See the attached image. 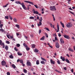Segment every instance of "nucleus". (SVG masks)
Here are the masks:
<instances>
[{
  "mask_svg": "<svg viewBox=\"0 0 75 75\" xmlns=\"http://www.w3.org/2000/svg\"><path fill=\"white\" fill-rule=\"evenodd\" d=\"M15 3L16 4H21V6H22V7H23V9L24 10H27V8L25 6V5H24V3L22 2L21 4V3L20 1H15Z\"/></svg>",
  "mask_w": 75,
  "mask_h": 75,
  "instance_id": "nucleus-1",
  "label": "nucleus"
},
{
  "mask_svg": "<svg viewBox=\"0 0 75 75\" xmlns=\"http://www.w3.org/2000/svg\"><path fill=\"white\" fill-rule=\"evenodd\" d=\"M40 19H39L40 22H39V23H38V26H40V25H42V17H40Z\"/></svg>",
  "mask_w": 75,
  "mask_h": 75,
  "instance_id": "nucleus-2",
  "label": "nucleus"
},
{
  "mask_svg": "<svg viewBox=\"0 0 75 75\" xmlns=\"http://www.w3.org/2000/svg\"><path fill=\"white\" fill-rule=\"evenodd\" d=\"M66 27L68 28H70L72 27V24L71 23L69 22L68 23V24L66 25Z\"/></svg>",
  "mask_w": 75,
  "mask_h": 75,
  "instance_id": "nucleus-3",
  "label": "nucleus"
},
{
  "mask_svg": "<svg viewBox=\"0 0 75 75\" xmlns=\"http://www.w3.org/2000/svg\"><path fill=\"white\" fill-rule=\"evenodd\" d=\"M50 10L52 11H54V10H56V8H55V6H50Z\"/></svg>",
  "mask_w": 75,
  "mask_h": 75,
  "instance_id": "nucleus-4",
  "label": "nucleus"
},
{
  "mask_svg": "<svg viewBox=\"0 0 75 75\" xmlns=\"http://www.w3.org/2000/svg\"><path fill=\"white\" fill-rule=\"evenodd\" d=\"M0 45L3 46V48H4V47H5V45H4V42H2V40H0Z\"/></svg>",
  "mask_w": 75,
  "mask_h": 75,
  "instance_id": "nucleus-5",
  "label": "nucleus"
},
{
  "mask_svg": "<svg viewBox=\"0 0 75 75\" xmlns=\"http://www.w3.org/2000/svg\"><path fill=\"white\" fill-rule=\"evenodd\" d=\"M1 64L2 66H5L6 65V62L4 61H3L1 62Z\"/></svg>",
  "mask_w": 75,
  "mask_h": 75,
  "instance_id": "nucleus-6",
  "label": "nucleus"
},
{
  "mask_svg": "<svg viewBox=\"0 0 75 75\" xmlns=\"http://www.w3.org/2000/svg\"><path fill=\"white\" fill-rule=\"evenodd\" d=\"M63 36L64 38H66L67 39H69V38H70L69 36L68 35H63Z\"/></svg>",
  "mask_w": 75,
  "mask_h": 75,
  "instance_id": "nucleus-7",
  "label": "nucleus"
},
{
  "mask_svg": "<svg viewBox=\"0 0 75 75\" xmlns=\"http://www.w3.org/2000/svg\"><path fill=\"white\" fill-rule=\"evenodd\" d=\"M33 13L34 14H38V12L37 11H35L34 10V9H33Z\"/></svg>",
  "mask_w": 75,
  "mask_h": 75,
  "instance_id": "nucleus-8",
  "label": "nucleus"
},
{
  "mask_svg": "<svg viewBox=\"0 0 75 75\" xmlns=\"http://www.w3.org/2000/svg\"><path fill=\"white\" fill-rule=\"evenodd\" d=\"M57 30L56 32H59V25H58V24L57 25Z\"/></svg>",
  "mask_w": 75,
  "mask_h": 75,
  "instance_id": "nucleus-9",
  "label": "nucleus"
},
{
  "mask_svg": "<svg viewBox=\"0 0 75 75\" xmlns=\"http://www.w3.org/2000/svg\"><path fill=\"white\" fill-rule=\"evenodd\" d=\"M60 59H62L63 61H65V57H62V56H61Z\"/></svg>",
  "mask_w": 75,
  "mask_h": 75,
  "instance_id": "nucleus-10",
  "label": "nucleus"
},
{
  "mask_svg": "<svg viewBox=\"0 0 75 75\" xmlns=\"http://www.w3.org/2000/svg\"><path fill=\"white\" fill-rule=\"evenodd\" d=\"M60 41L61 44H64V41L62 38H61L60 39Z\"/></svg>",
  "mask_w": 75,
  "mask_h": 75,
  "instance_id": "nucleus-11",
  "label": "nucleus"
},
{
  "mask_svg": "<svg viewBox=\"0 0 75 75\" xmlns=\"http://www.w3.org/2000/svg\"><path fill=\"white\" fill-rule=\"evenodd\" d=\"M26 64L27 66H31V62H27Z\"/></svg>",
  "mask_w": 75,
  "mask_h": 75,
  "instance_id": "nucleus-12",
  "label": "nucleus"
},
{
  "mask_svg": "<svg viewBox=\"0 0 75 75\" xmlns=\"http://www.w3.org/2000/svg\"><path fill=\"white\" fill-rule=\"evenodd\" d=\"M56 48H58L59 47V45L58 43H56Z\"/></svg>",
  "mask_w": 75,
  "mask_h": 75,
  "instance_id": "nucleus-13",
  "label": "nucleus"
},
{
  "mask_svg": "<svg viewBox=\"0 0 75 75\" xmlns=\"http://www.w3.org/2000/svg\"><path fill=\"white\" fill-rule=\"evenodd\" d=\"M50 62L51 64H55V62L51 59H50Z\"/></svg>",
  "mask_w": 75,
  "mask_h": 75,
  "instance_id": "nucleus-14",
  "label": "nucleus"
},
{
  "mask_svg": "<svg viewBox=\"0 0 75 75\" xmlns=\"http://www.w3.org/2000/svg\"><path fill=\"white\" fill-rule=\"evenodd\" d=\"M44 40H45V36H43L40 39V40H42V41Z\"/></svg>",
  "mask_w": 75,
  "mask_h": 75,
  "instance_id": "nucleus-15",
  "label": "nucleus"
},
{
  "mask_svg": "<svg viewBox=\"0 0 75 75\" xmlns=\"http://www.w3.org/2000/svg\"><path fill=\"white\" fill-rule=\"evenodd\" d=\"M60 24L62 26V27L63 28H64L65 26H64V23H62V22H60Z\"/></svg>",
  "mask_w": 75,
  "mask_h": 75,
  "instance_id": "nucleus-16",
  "label": "nucleus"
},
{
  "mask_svg": "<svg viewBox=\"0 0 75 75\" xmlns=\"http://www.w3.org/2000/svg\"><path fill=\"white\" fill-rule=\"evenodd\" d=\"M36 64L37 65H39L40 64V61L38 60L36 61Z\"/></svg>",
  "mask_w": 75,
  "mask_h": 75,
  "instance_id": "nucleus-17",
  "label": "nucleus"
},
{
  "mask_svg": "<svg viewBox=\"0 0 75 75\" xmlns=\"http://www.w3.org/2000/svg\"><path fill=\"white\" fill-rule=\"evenodd\" d=\"M65 61H66V62H67V63H68L69 64V63H70V62H69V60H68L67 59H66V60H65Z\"/></svg>",
  "mask_w": 75,
  "mask_h": 75,
  "instance_id": "nucleus-18",
  "label": "nucleus"
},
{
  "mask_svg": "<svg viewBox=\"0 0 75 75\" xmlns=\"http://www.w3.org/2000/svg\"><path fill=\"white\" fill-rule=\"evenodd\" d=\"M9 57L10 58H11V59H13V58H14V57H13V55L12 54L10 55Z\"/></svg>",
  "mask_w": 75,
  "mask_h": 75,
  "instance_id": "nucleus-19",
  "label": "nucleus"
},
{
  "mask_svg": "<svg viewBox=\"0 0 75 75\" xmlns=\"http://www.w3.org/2000/svg\"><path fill=\"white\" fill-rule=\"evenodd\" d=\"M5 49L6 50H8V47L7 46H6L5 47Z\"/></svg>",
  "mask_w": 75,
  "mask_h": 75,
  "instance_id": "nucleus-20",
  "label": "nucleus"
},
{
  "mask_svg": "<svg viewBox=\"0 0 75 75\" xmlns=\"http://www.w3.org/2000/svg\"><path fill=\"white\" fill-rule=\"evenodd\" d=\"M11 66H12V67H13V68L15 69V68H16V66H15L14 65V64H12L11 65Z\"/></svg>",
  "mask_w": 75,
  "mask_h": 75,
  "instance_id": "nucleus-21",
  "label": "nucleus"
},
{
  "mask_svg": "<svg viewBox=\"0 0 75 75\" xmlns=\"http://www.w3.org/2000/svg\"><path fill=\"white\" fill-rule=\"evenodd\" d=\"M38 50L37 49H35L34 50V52H38Z\"/></svg>",
  "mask_w": 75,
  "mask_h": 75,
  "instance_id": "nucleus-22",
  "label": "nucleus"
},
{
  "mask_svg": "<svg viewBox=\"0 0 75 75\" xmlns=\"http://www.w3.org/2000/svg\"><path fill=\"white\" fill-rule=\"evenodd\" d=\"M17 54L18 55H19V56H21L22 55V54L20 53L19 52H17Z\"/></svg>",
  "mask_w": 75,
  "mask_h": 75,
  "instance_id": "nucleus-23",
  "label": "nucleus"
},
{
  "mask_svg": "<svg viewBox=\"0 0 75 75\" xmlns=\"http://www.w3.org/2000/svg\"><path fill=\"white\" fill-rule=\"evenodd\" d=\"M41 59H42V61H45L46 62V60H45V59H44L42 57H41Z\"/></svg>",
  "mask_w": 75,
  "mask_h": 75,
  "instance_id": "nucleus-24",
  "label": "nucleus"
},
{
  "mask_svg": "<svg viewBox=\"0 0 75 75\" xmlns=\"http://www.w3.org/2000/svg\"><path fill=\"white\" fill-rule=\"evenodd\" d=\"M0 31H1L2 33L4 32V30L3 28H1L0 29Z\"/></svg>",
  "mask_w": 75,
  "mask_h": 75,
  "instance_id": "nucleus-25",
  "label": "nucleus"
},
{
  "mask_svg": "<svg viewBox=\"0 0 75 75\" xmlns=\"http://www.w3.org/2000/svg\"><path fill=\"white\" fill-rule=\"evenodd\" d=\"M15 26L16 27H17L18 28H20V25L18 24H16V25Z\"/></svg>",
  "mask_w": 75,
  "mask_h": 75,
  "instance_id": "nucleus-26",
  "label": "nucleus"
},
{
  "mask_svg": "<svg viewBox=\"0 0 75 75\" xmlns=\"http://www.w3.org/2000/svg\"><path fill=\"white\" fill-rule=\"evenodd\" d=\"M52 16L53 17V21H55V17H54V14H52Z\"/></svg>",
  "mask_w": 75,
  "mask_h": 75,
  "instance_id": "nucleus-27",
  "label": "nucleus"
},
{
  "mask_svg": "<svg viewBox=\"0 0 75 75\" xmlns=\"http://www.w3.org/2000/svg\"><path fill=\"white\" fill-rule=\"evenodd\" d=\"M13 21H15L16 23L17 21V19L16 18H13Z\"/></svg>",
  "mask_w": 75,
  "mask_h": 75,
  "instance_id": "nucleus-28",
  "label": "nucleus"
},
{
  "mask_svg": "<svg viewBox=\"0 0 75 75\" xmlns=\"http://www.w3.org/2000/svg\"><path fill=\"white\" fill-rule=\"evenodd\" d=\"M69 50L70 51H71V52H73V51H74V50H73L71 49V48H69Z\"/></svg>",
  "mask_w": 75,
  "mask_h": 75,
  "instance_id": "nucleus-29",
  "label": "nucleus"
},
{
  "mask_svg": "<svg viewBox=\"0 0 75 75\" xmlns=\"http://www.w3.org/2000/svg\"><path fill=\"white\" fill-rule=\"evenodd\" d=\"M40 62H41V64H45V62H44V61H41Z\"/></svg>",
  "mask_w": 75,
  "mask_h": 75,
  "instance_id": "nucleus-30",
  "label": "nucleus"
},
{
  "mask_svg": "<svg viewBox=\"0 0 75 75\" xmlns=\"http://www.w3.org/2000/svg\"><path fill=\"white\" fill-rule=\"evenodd\" d=\"M45 29H46V30H47V31H50V29H49V28H45Z\"/></svg>",
  "mask_w": 75,
  "mask_h": 75,
  "instance_id": "nucleus-31",
  "label": "nucleus"
},
{
  "mask_svg": "<svg viewBox=\"0 0 75 75\" xmlns=\"http://www.w3.org/2000/svg\"><path fill=\"white\" fill-rule=\"evenodd\" d=\"M26 50L27 51H29V50H30V48H29L28 46L27 47H26Z\"/></svg>",
  "mask_w": 75,
  "mask_h": 75,
  "instance_id": "nucleus-32",
  "label": "nucleus"
},
{
  "mask_svg": "<svg viewBox=\"0 0 75 75\" xmlns=\"http://www.w3.org/2000/svg\"><path fill=\"white\" fill-rule=\"evenodd\" d=\"M23 71L24 72V73H27V71L25 69H23Z\"/></svg>",
  "mask_w": 75,
  "mask_h": 75,
  "instance_id": "nucleus-33",
  "label": "nucleus"
},
{
  "mask_svg": "<svg viewBox=\"0 0 75 75\" xmlns=\"http://www.w3.org/2000/svg\"><path fill=\"white\" fill-rule=\"evenodd\" d=\"M20 63H21V64H22V63H23V60L22 59H20Z\"/></svg>",
  "mask_w": 75,
  "mask_h": 75,
  "instance_id": "nucleus-34",
  "label": "nucleus"
},
{
  "mask_svg": "<svg viewBox=\"0 0 75 75\" xmlns=\"http://www.w3.org/2000/svg\"><path fill=\"white\" fill-rule=\"evenodd\" d=\"M16 45L17 47H20V45L19 44H17Z\"/></svg>",
  "mask_w": 75,
  "mask_h": 75,
  "instance_id": "nucleus-35",
  "label": "nucleus"
},
{
  "mask_svg": "<svg viewBox=\"0 0 75 75\" xmlns=\"http://www.w3.org/2000/svg\"><path fill=\"white\" fill-rule=\"evenodd\" d=\"M57 64H61V62H60V61L58 60L57 61Z\"/></svg>",
  "mask_w": 75,
  "mask_h": 75,
  "instance_id": "nucleus-36",
  "label": "nucleus"
},
{
  "mask_svg": "<svg viewBox=\"0 0 75 75\" xmlns=\"http://www.w3.org/2000/svg\"><path fill=\"white\" fill-rule=\"evenodd\" d=\"M32 45V48H34L35 47V45L34 44Z\"/></svg>",
  "mask_w": 75,
  "mask_h": 75,
  "instance_id": "nucleus-37",
  "label": "nucleus"
},
{
  "mask_svg": "<svg viewBox=\"0 0 75 75\" xmlns=\"http://www.w3.org/2000/svg\"><path fill=\"white\" fill-rule=\"evenodd\" d=\"M23 45L26 47H27V45L25 44V43H23Z\"/></svg>",
  "mask_w": 75,
  "mask_h": 75,
  "instance_id": "nucleus-38",
  "label": "nucleus"
},
{
  "mask_svg": "<svg viewBox=\"0 0 75 75\" xmlns=\"http://www.w3.org/2000/svg\"><path fill=\"white\" fill-rule=\"evenodd\" d=\"M29 4H32V5H34V3L32 2H31L29 1Z\"/></svg>",
  "mask_w": 75,
  "mask_h": 75,
  "instance_id": "nucleus-39",
  "label": "nucleus"
},
{
  "mask_svg": "<svg viewBox=\"0 0 75 75\" xmlns=\"http://www.w3.org/2000/svg\"><path fill=\"white\" fill-rule=\"evenodd\" d=\"M5 19H8V16H6L5 17Z\"/></svg>",
  "mask_w": 75,
  "mask_h": 75,
  "instance_id": "nucleus-40",
  "label": "nucleus"
},
{
  "mask_svg": "<svg viewBox=\"0 0 75 75\" xmlns=\"http://www.w3.org/2000/svg\"><path fill=\"white\" fill-rule=\"evenodd\" d=\"M6 44H10V42L8 41H6Z\"/></svg>",
  "mask_w": 75,
  "mask_h": 75,
  "instance_id": "nucleus-41",
  "label": "nucleus"
},
{
  "mask_svg": "<svg viewBox=\"0 0 75 75\" xmlns=\"http://www.w3.org/2000/svg\"><path fill=\"white\" fill-rule=\"evenodd\" d=\"M3 24H1L0 25V28H3Z\"/></svg>",
  "mask_w": 75,
  "mask_h": 75,
  "instance_id": "nucleus-42",
  "label": "nucleus"
},
{
  "mask_svg": "<svg viewBox=\"0 0 75 75\" xmlns=\"http://www.w3.org/2000/svg\"><path fill=\"white\" fill-rule=\"evenodd\" d=\"M69 12L71 13V14H73V15H74V13L72 12L71 11H69Z\"/></svg>",
  "mask_w": 75,
  "mask_h": 75,
  "instance_id": "nucleus-43",
  "label": "nucleus"
},
{
  "mask_svg": "<svg viewBox=\"0 0 75 75\" xmlns=\"http://www.w3.org/2000/svg\"><path fill=\"white\" fill-rule=\"evenodd\" d=\"M9 17L10 19V20H13V18H12V17H11V16L10 15H9Z\"/></svg>",
  "mask_w": 75,
  "mask_h": 75,
  "instance_id": "nucleus-44",
  "label": "nucleus"
},
{
  "mask_svg": "<svg viewBox=\"0 0 75 75\" xmlns=\"http://www.w3.org/2000/svg\"><path fill=\"white\" fill-rule=\"evenodd\" d=\"M6 36L9 39H10V35H6Z\"/></svg>",
  "mask_w": 75,
  "mask_h": 75,
  "instance_id": "nucleus-45",
  "label": "nucleus"
},
{
  "mask_svg": "<svg viewBox=\"0 0 75 75\" xmlns=\"http://www.w3.org/2000/svg\"><path fill=\"white\" fill-rule=\"evenodd\" d=\"M24 2H25V3H29L30 1H24Z\"/></svg>",
  "mask_w": 75,
  "mask_h": 75,
  "instance_id": "nucleus-46",
  "label": "nucleus"
},
{
  "mask_svg": "<svg viewBox=\"0 0 75 75\" xmlns=\"http://www.w3.org/2000/svg\"><path fill=\"white\" fill-rule=\"evenodd\" d=\"M8 4H6V5L4 6L3 7H7V6H8Z\"/></svg>",
  "mask_w": 75,
  "mask_h": 75,
  "instance_id": "nucleus-47",
  "label": "nucleus"
},
{
  "mask_svg": "<svg viewBox=\"0 0 75 75\" xmlns=\"http://www.w3.org/2000/svg\"><path fill=\"white\" fill-rule=\"evenodd\" d=\"M45 35H46L47 38H48V35L47 34V33H45Z\"/></svg>",
  "mask_w": 75,
  "mask_h": 75,
  "instance_id": "nucleus-48",
  "label": "nucleus"
},
{
  "mask_svg": "<svg viewBox=\"0 0 75 75\" xmlns=\"http://www.w3.org/2000/svg\"><path fill=\"white\" fill-rule=\"evenodd\" d=\"M34 18L33 17H30V19H34Z\"/></svg>",
  "mask_w": 75,
  "mask_h": 75,
  "instance_id": "nucleus-49",
  "label": "nucleus"
},
{
  "mask_svg": "<svg viewBox=\"0 0 75 75\" xmlns=\"http://www.w3.org/2000/svg\"><path fill=\"white\" fill-rule=\"evenodd\" d=\"M14 50L16 51H18V49H17V48L16 47L14 48Z\"/></svg>",
  "mask_w": 75,
  "mask_h": 75,
  "instance_id": "nucleus-50",
  "label": "nucleus"
},
{
  "mask_svg": "<svg viewBox=\"0 0 75 75\" xmlns=\"http://www.w3.org/2000/svg\"><path fill=\"white\" fill-rule=\"evenodd\" d=\"M34 6L35 7V8H38V7L37 6V5H35Z\"/></svg>",
  "mask_w": 75,
  "mask_h": 75,
  "instance_id": "nucleus-51",
  "label": "nucleus"
},
{
  "mask_svg": "<svg viewBox=\"0 0 75 75\" xmlns=\"http://www.w3.org/2000/svg\"><path fill=\"white\" fill-rule=\"evenodd\" d=\"M58 36L60 37L61 36V33H58Z\"/></svg>",
  "mask_w": 75,
  "mask_h": 75,
  "instance_id": "nucleus-52",
  "label": "nucleus"
},
{
  "mask_svg": "<svg viewBox=\"0 0 75 75\" xmlns=\"http://www.w3.org/2000/svg\"><path fill=\"white\" fill-rule=\"evenodd\" d=\"M41 33V30L40 29L39 31V34H40Z\"/></svg>",
  "mask_w": 75,
  "mask_h": 75,
  "instance_id": "nucleus-53",
  "label": "nucleus"
},
{
  "mask_svg": "<svg viewBox=\"0 0 75 75\" xmlns=\"http://www.w3.org/2000/svg\"><path fill=\"white\" fill-rule=\"evenodd\" d=\"M55 71H56V72H58L59 73H60V72L59 71H58L57 70V69H55Z\"/></svg>",
  "mask_w": 75,
  "mask_h": 75,
  "instance_id": "nucleus-54",
  "label": "nucleus"
},
{
  "mask_svg": "<svg viewBox=\"0 0 75 75\" xmlns=\"http://www.w3.org/2000/svg\"><path fill=\"white\" fill-rule=\"evenodd\" d=\"M7 75H10V73L9 72H7Z\"/></svg>",
  "mask_w": 75,
  "mask_h": 75,
  "instance_id": "nucleus-55",
  "label": "nucleus"
},
{
  "mask_svg": "<svg viewBox=\"0 0 75 75\" xmlns=\"http://www.w3.org/2000/svg\"><path fill=\"white\" fill-rule=\"evenodd\" d=\"M50 25L51 27H52V23H50Z\"/></svg>",
  "mask_w": 75,
  "mask_h": 75,
  "instance_id": "nucleus-56",
  "label": "nucleus"
},
{
  "mask_svg": "<svg viewBox=\"0 0 75 75\" xmlns=\"http://www.w3.org/2000/svg\"><path fill=\"white\" fill-rule=\"evenodd\" d=\"M55 40H56V41H57V40H58V39H57V38L56 37H55Z\"/></svg>",
  "mask_w": 75,
  "mask_h": 75,
  "instance_id": "nucleus-57",
  "label": "nucleus"
},
{
  "mask_svg": "<svg viewBox=\"0 0 75 75\" xmlns=\"http://www.w3.org/2000/svg\"><path fill=\"white\" fill-rule=\"evenodd\" d=\"M28 10H29L30 9V6L29 5L28 6V8H27Z\"/></svg>",
  "mask_w": 75,
  "mask_h": 75,
  "instance_id": "nucleus-58",
  "label": "nucleus"
},
{
  "mask_svg": "<svg viewBox=\"0 0 75 75\" xmlns=\"http://www.w3.org/2000/svg\"><path fill=\"white\" fill-rule=\"evenodd\" d=\"M10 38H11V39H12V38H13V36H11L10 35Z\"/></svg>",
  "mask_w": 75,
  "mask_h": 75,
  "instance_id": "nucleus-59",
  "label": "nucleus"
},
{
  "mask_svg": "<svg viewBox=\"0 0 75 75\" xmlns=\"http://www.w3.org/2000/svg\"><path fill=\"white\" fill-rule=\"evenodd\" d=\"M20 59H18L17 60V62H20Z\"/></svg>",
  "mask_w": 75,
  "mask_h": 75,
  "instance_id": "nucleus-60",
  "label": "nucleus"
},
{
  "mask_svg": "<svg viewBox=\"0 0 75 75\" xmlns=\"http://www.w3.org/2000/svg\"><path fill=\"white\" fill-rule=\"evenodd\" d=\"M22 64V65L23 66V67H25V64H24V63H23Z\"/></svg>",
  "mask_w": 75,
  "mask_h": 75,
  "instance_id": "nucleus-61",
  "label": "nucleus"
},
{
  "mask_svg": "<svg viewBox=\"0 0 75 75\" xmlns=\"http://www.w3.org/2000/svg\"><path fill=\"white\" fill-rule=\"evenodd\" d=\"M63 69H64V70H65V71H66V70H67V67H64L63 68Z\"/></svg>",
  "mask_w": 75,
  "mask_h": 75,
  "instance_id": "nucleus-62",
  "label": "nucleus"
},
{
  "mask_svg": "<svg viewBox=\"0 0 75 75\" xmlns=\"http://www.w3.org/2000/svg\"><path fill=\"white\" fill-rule=\"evenodd\" d=\"M69 10H72V8H71V7H70L69 8Z\"/></svg>",
  "mask_w": 75,
  "mask_h": 75,
  "instance_id": "nucleus-63",
  "label": "nucleus"
},
{
  "mask_svg": "<svg viewBox=\"0 0 75 75\" xmlns=\"http://www.w3.org/2000/svg\"><path fill=\"white\" fill-rule=\"evenodd\" d=\"M16 35L17 36H18V35H20V34L18 33H16Z\"/></svg>",
  "mask_w": 75,
  "mask_h": 75,
  "instance_id": "nucleus-64",
  "label": "nucleus"
}]
</instances>
